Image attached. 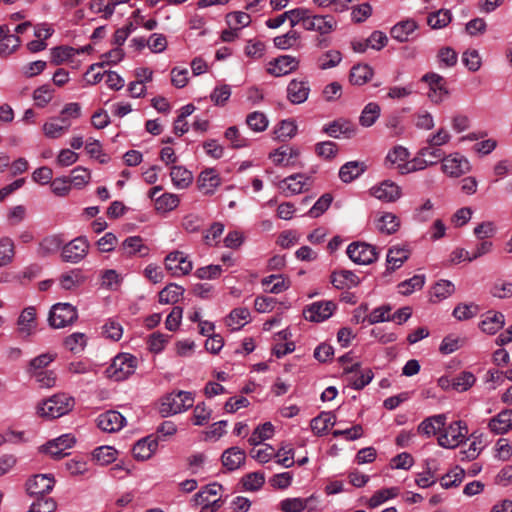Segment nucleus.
Listing matches in <instances>:
<instances>
[{
    "label": "nucleus",
    "instance_id": "1",
    "mask_svg": "<svg viewBox=\"0 0 512 512\" xmlns=\"http://www.w3.org/2000/svg\"><path fill=\"white\" fill-rule=\"evenodd\" d=\"M75 405V399L66 393H57L42 402L38 407V413L49 419L59 418L68 414Z\"/></svg>",
    "mask_w": 512,
    "mask_h": 512
},
{
    "label": "nucleus",
    "instance_id": "2",
    "mask_svg": "<svg viewBox=\"0 0 512 512\" xmlns=\"http://www.w3.org/2000/svg\"><path fill=\"white\" fill-rule=\"evenodd\" d=\"M137 364L136 356L130 353H120L113 358L111 364L106 368L105 375L116 382L124 381L135 373Z\"/></svg>",
    "mask_w": 512,
    "mask_h": 512
},
{
    "label": "nucleus",
    "instance_id": "3",
    "mask_svg": "<svg viewBox=\"0 0 512 512\" xmlns=\"http://www.w3.org/2000/svg\"><path fill=\"white\" fill-rule=\"evenodd\" d=\"M194 396L188 391L172 392L164 396L159 406V413L163 417L178 414L191 408Z\"/></svg>",
    "mask_w": 512,
    "mask_h": 512
},
{
    "label": "nucleus",
    "instance_id": "4",
    "mask_svg": "<svg viewBox=\"0 0 512 512\" xmlns=\"http://www.w3.org/2000/svg\"><path fill=\"white\" fill-rule=\"evenodd\" d=\"M442 432L438 436V444L447 449L457 448L462 444L468 435V427L466 422L462 420L454 421L447 427L442 428Z\"/></svg>",
    "mask_w": 512,
    "mask_h": 512
},
{
    "label": "nucleus",
    "instance_id": "5",
    "mask_svg": "<svg viewBox=\"0 0 512 512\" xmlns=\"http://www.w3.org/2000/svg\"><path fill=\"white\" fill-rule=\"evenodd\" d=\"M78 318L76 307L70 303H56L49 312L48 322L52 328H64L74 323Z\"/></svg>",
    "mask_w": 512,
    "mask_h": 512
},
{
    "label": "nucleus",
    "instance_id": "6",
    "mask_svg": "<svg viewBox=\"0 0 512 512\" xmlns=\"http://www.w3.org/2000/svg\"><path fill=\"white\" fill-rule=\"evenodd\" d=\"M346 253L350 260L358 265L372 264L379 256L375 246L361 241H355L349 244Z\"/></svg>",
    "mask_w": 512,
    "mask_h": 512
},
{
    "label": "nucleus",
    "instance_id": "7",
    "mask_svg": "<svg viewBox=\"0 0 512 512\" xmlns=\"http://www.w3.org/2000/svg\"><path fill=\"white\" fill-rule=\"evenodd\" d=\"M89 247L88 239L85 236H78L63 245L61 259L63 262L77 264L87 256Z\"/></svg>",
    "mask_w": 512,
    "mask_h": 512
},
{
    "label": "nucleus",
    "instance_id": "8",
    "mask_svg": "<svg viewBox=\"0 0 512 512\" xmlns=\"http://www.w3.org/2000/svg\"><path fill=\"white\" fill-rule=\"evenodd\" d=\"M336 308L333 301H316L303 309V317L307 321L320 323L329 319Z\"/></svg>",
    "mask_w": 512,
    "mask_h": 512
},
{
    "label": "nucleus",
    "instance_id": "9",
    "mask_svg": "<svg viewBox=\"0 0 512 512\" xmlns=\"http://www.w3.org/2000/svg\"><path fill=\"white\" fill-rule=\"evenodd\" d=\"M429 86V98L434 103H440L449 94L446 80L443 76L435 72H428L421 78Z\"/></svg>",
    "mask_w": 512,
    "mask_h": 512
},
{
    "label": "nucleus",
    "instance_id": "10",
    "mask_svg": "<svg viewBox=\"0 0 512 512\" xmlns=\"http://www.w3.org/2000/svg\"><path fill=\"white\" fill-rule=\"evenodd\" d=\"M165 268L172 276H184L192 271L193 264L188 256L181 251H173L165 257Z\"/></svg>",
    "mask_w": 512,
    "mask_h": 512
},
{
    "label": "nucleus",
    "instance_id": "11",
    "mask_svg": "<svg viewBox=\"0 0 512 512\" xmlns=\"http://www.w3.org/2000/svg\"><path fill=\"white\" fill-rule=\"evenodd\" d=\"M322 132L336 139L341 137L352 138L357 133V127L347 118H338L325 124Z\"/></svg>",
    "mask_w": 512,
    "mask_h": 512
},
{
    "label": "nucleus",
    "instance_id": "12",
    "mask_svg": "<svg viewBox=\"0 0 512 512\" xmlns=\"http://www.w3.org/2000/svg\"><path fill=\"white\" fill-rule=\"evenodd\" d=\"M410 157L409 150L401 145L394 146L385 157V166L395 169L401 175L407 174V166Z\"/></svg>",
    "mask_w": 512,
    "mask_h": 512
},
{
    "label": "nucleus",
    "instance_id": "13",
    "mask_svg": "<svg viewBox=\"0 0 512 512\" xmlns=\"http://www.w3.org/2000/svg\"><path fill=\"white\" fill-rule=\"evenodd\" d=\"M337 28V21L332 15H312L304 24V29L307 31H316L321 36L327 35L335 31Z\"/></svg>",
    "mask_w": 512,
    "mask_h": 512
},
{
    "label": "nucleus",
    "instance_id": "14",
    "mask_svg": "<svg viewBox=\"0 0 512 512\" xmlns=\"http://www.w3.org/2000/svg\"><path fill=\"white\" fill-rule=\"evenodd\" d=\"M55 484L51 475L37 474L29 478L26 482V491L30 496L41 497L49 493Z\"/></svg>",
    "mask_w": 512,
    "mask_h": 512
},
{
    "label": "nucleus",
    "instance_id": "15",
    "mask_svg": "<svg viewBox=\"0 0 512 512\" xmlns=\"http://www.w3.org/2000/svg\"><path fill=\"white\" fill-rule=\"evenodd\" d=\"M470 170V164L467 158L459 153L444 156L442 161V171L451 176L459 177Z\"/></svg>",
    "mask_w": 512,
    "mask_h": 512
},
{
    "label": "nucleus",
    "instance_id": "16",
    "mask_svg": "<svg viewBox=\"0 0 512 512\" xmlns=\"http://www.w3.org/2000/svg\"><path fill=\"white\" fill-rule=\"evenodd\" d=\"M300 61L291 55H281L269 62L268 73L281 77L298 69Z\"/></svg>",
    "mask_w": 512,
    "mask_h": 512
},
{
    "label": "nucleus",
    "instance_id": "17",
    "mask_svg": "<svg viewBox=\"0 0 512 512\" xmlns=\"http://www.w3.org/2000/svg\"><path fill=\"white\" fill-rule=\"evenodd\" d=\"M97 427L108 433H114L122 429L126 423L125 417L118 411L109 410L98 415Z\"/></svg>",
    "mask_w": 512,
    "mask_h": 512
},
{
    "label": "nucleus",
    "instance_id": "18",
    "mask_svg": "<svg viewBox=\"0 0 512 512\" xmlns=\"http://www.w3.org/2000/svg\"><path fill=\"white\" fill-rule=\"evenodd\" d=\"M197 188L203 195H213L221 185L222 180L214 168H206L200 172L197 178Z\"/></svg>",
    "mask_w": 512,
    "mask_h": 512
},
{
    "label": "nucleus",
    "instance_id": "19",
    "mask_svg": "<svg viewBox=\"0 0 512 512\" xmlns=\"http://www.w3.org/2000/svg\"><path fill=\"white\" fill-rule=\"evenodd\" d=\"M311 176L303 173L290 175L279 183V188L283 190L286 196L300 194L305 187L311 184Z\"/></svg>",
    "mask_w": 512,
    "mask_h": 512
},
{
    "label": "nucleus",
    "instance_id": "20",
    "mask_svg": "<svg viewBox=\"0 0 512 512\" xmlns=\"http://www.w3.org/2000/svg\"><path fill=\"white\" fill-rule=\"evenodd\" d=\"M18 333L21 338L27 339L37 330L36 309L33 306L26 307L20 314L18 320Z\"/></svg>",
    "mask_w": 512,
    "mask_h": 512
},
{
    "label": "nucleus",
    "instance_id": "21",
    "mask_svg": "<svg viewBox=\"0 0 512 512\" xmlns=\"http://www.w3.org/2000/svg\"><path fill=\"white\" fill-rule=\"evenodd\" d=\"M287 99L292 104L304 103L310 93V84L308 80L292 79L287 85Z\"/></svg>",
    "mask_w": 512,
    "mask_h": 512
},
{
    "label": "nucleus",
    "instance_id": "22",
    "mask_svg": "<svg viewBox=\"0 0 512 512\" xmlns=\"http://www.w3.org/2000/svg\"><path fill=\"white\" fill-rule=\"evenodd\" d=\"M75 444V438L71 434H64L58 438L49 441L44 446V452L54 459H61L67 455L66 449L71 448Z\"/></svg>",
    "mask_w": 512,
    "mask_h": 512
},
{
    "label": "nucleus",
    "instance_id": "23",
    "mask_svg": "<svg viewBox=\"0 0 512 512\" xmlns=\"http://www.w3.org/2000/svg\"><path fill=\"white\" fill-rule=\"evenodd\" d=\"M488 428L496 435H503L512 430V409H504L492 417Z\"/></svg>",
    "mask_w": 512,
    "mask_h": 512
},
{
    "label": "nucleus",
    "instance_id": "24",
    "mask_svg": "<svg viewBox=\"0 0 512 512\" xmlns=\"http://www.w3.org/2000/svg\"><path fill=\"white\" fill-rule=\"evenodd\" d=\"M371 190L373 196L384 202H394L401 196L400 187L390 180L381 182L378 186L373 187Z\"/></svg>",
    "mask_w": 512,
    "mask_h": 512
},
{
    "label": "nucleus",
    "instance_id": "25",
    "mask_svg": "<svg viewBox=\"0 0 512 512\" xmlns=\"http://www.w3.org/2000/svg\"><path fill=\"white\" fill-rule=\"evenodd\" d=\"M330 281L336 289L343 290L358 286L360 278L351 270L341 269L332 272Z\"/></svg>",
    "mask_w": 512,
    "mask_h": 512
},
{
    "label": "nucleus",
    "instance_id": "26",
    "mask_svg": "<svg viewBox=\"0 0 512 512\" xmlns=\"http://www.w3.org/2000/svg\"><path fill=\"white\" fill-rule=\"evenodd\" d=\"M158 447V441L154 435H149L138 440L132 449L133 455L137 460H147L151 458Z\"/></svg>",
    "mask_w": 512,
    "mask_h": 512
},
{
    "label": "nucleus",
    "instance_id": "27",
    "mask_svg": "<svg viewBox=\"0 0 512 512\" xmlns=\"http://www.w3.org/2000/svg\"><path fill=\"white\" fill-rule=\"evenodd\" d=\"M446 424V416L444 414L433 415L425 418L417 427L420 435L431 437L441 432Z\"/></svg>",
    "mask_w": 512,
    "mask_h": 512
},
{
    "label": "nucleus",
    "instance_id": "28",
    "mask_svg": "<svg viewBox=\"0 0 512 512\" xmlns=\"http://www.w3.org/2000/svg\"><path fill=\"white\" fill-rule=\"evenodd\" d=\"M246 453L239 447H230L222 453L221 461L228 471H234L244 464Z\"/></svg>",
    "mask_w": 512,
    "mask_h": 512
},
{
    "label": "nucleus",
    "instance_id": "29",
    "mask_svg": "<svg viewBox=\"0 0 512 512\" xmlns=\"http://www.w3.org/2000/svg\"><path fill=\"white\" fill-rule=\"evenodd\" d=\"M122 253L128 257L138 254L140 257H145L149 254V248L143 243L140 236H130L126 238L120 247Z\"/></svg>",
    "mask_w": 512,
    "mask_h": 512
},
{
    "label": "nucleus",
    "instance_id": "30",
    "mask_svg": "<svg viewBox=\"0 0 512 512\" xmlns=\"http://www.w3.org/2000/svg\"><path fill=\"white\" fill-rule=\"evenodd\" d=\"M505 317L501 312L488 311L480 323V329L489 335L496 334L503 328Z\"/></svg>",
    "mask_w": 512,
    "mask_h": 512
},
{
    "label": "nucleus",
    "instance_id": "31",
    "mask_svg": "<svg viewBox=\"0 0 512 512\" xmlns=\"http://www.w3.org/2000/svg\"><path fill=\"white\" fill-rule=\"evenodd\" d=\"M410 250L405 247L392 246L387 253V271L392 272L400 268L408 260Z\"/></svg>",
    "mask_w": 512,
    "mask_h": 512
},
{
    "label": "nucleus",
    "instance_id": "32",
    "mask_svg": "<svg viewBox=\"0 0 512 512\" xmlns=\"http://www.w3.org/2000/svg\"><path fill=\"white\" fill-rule=\"evenodd\" d=\"M418 28L413 19H407L395 24L390 31L391 37L399 42H406L409 36Z\"/></svg>",
    "mask_w": 512,
    "mask_h": 512
},
{
    "label": "nucleus",
    "instance_id": "33",
    "mask_svg": "<svg viewBox=\"0 0 512 512\" xmlns=\"http://www.w3.org/2000/svg\"><path fill=\"white\" fill-rule=\"evenodd\" d=\"M374 75L373 69L367 64L354 65L350 70L349 81L353 85L362 86Z\"/></svg>",
    "mask_w": 512,
    "mask_h": 512
},
{
    "label": "nucleus",
    "instance_id": "34",
    "mask_svg": "<svg viewBox=\"0 0 512 512\" xmlns=\"http://www.w3.org/2000/svg\"><path fill=\"white\" fill-rule=\"evenodd\" d=\"M250 318V311L246 307L233 309L226 318V325L232 330L241 329Z\"/></svg>",
    "mask_w": 512,
    "mask_h": 512
},
{
    "label": "nucleus",
    "instance_id": "35",
    "mask_svg": "<svg viewBox=\"0 0 512 512\" xmlns=\"http://www.w3.org/2000/svg\"><path fill=\"white\" fill-rule=\"evenodd\" d=\"M381 114V108L376 102H369L361 111L359 117V124L362 127L368 128L375 124Z\"/></svg>",
    "mask_w": 512,
    "mask_h": 512
},
{
    "label": "nucleus",
    "instance_id": "36",
    "mask_svg": "<svg viewBox=\"0 0 512 512\" xmlns=\"http://www.w3.org/2000/svg\"><path fill=\"white\" fill-rule=\"evenodd\" d=\"M171 180L179 189H185L192 184L193 174L183 166H173L170 171Z\"/></svg>",
    "mask_w": 512,
    "mask_h": 512
},
{
    "label": "nucleus",
    "instance_id": "37",
    "mask_svg": "<svg viewBox=\"0 0 512 512\" xmlns=\"http://www.w3.org/2000/svg\"><path fill=\"white\" fill-rule=\"evenodd\" d=\"M184 288L175 283H170L159 292L160 304H175L184 294Z\"/></svg>",
    "mask_w": 512,
    "mask_h": 512
},
{
    "label": "nucleus",
    "instance_id": "38",
    "mask_svg": "<svg viewBox=\"0 0 512 512\" xmlns=\"http://www.w3.org/2000/svg\"><path fill=\"white\" fill-rule=\"evenodd\" d=\"M299 156V150L295 147L281 146L270 154L276 165L289 166L290 160Z\"/></svg>",
    "mask_w": 512,
    "mask_h": 512
},
{
    "label": "nucleus",
    "instance_id": "39",
    "mask_svg": "<svg viewBox=\"0 0 512 512\" xmlns=\"http://www.w3.org/2000/svg\"><path fill=\"white\" fill-rule=\"evenodd\" d=\"M56 118L43 125V132L50 139H57L64 135L70 128L71 122H67L65 118L62 123H58Z\"/></svg>",
    "mask_w": 512,
    "mask_h": 512
},
{
    "label": "nucleus",
    "instance_id": "40",
    "mask_svg": "<svg viewBox=\"0 0 512 512\" xmlns=\"http://www.w3.org/2000/svg\"><path fill=\"white\" fill-rule=\"evenodd\" d=\"M363 172V163L350 161L341 166L339 170V178L345 183H350L358 178Z\"/></svg>",
    "mask_w": 512,
    "mask_h": 512
},
{
    "label": "nucleus",
    "instance_id": "41",
    "mask_svg": "<svg viewBox=\"0 0 512 512\" xmlns=\"http://www.w3.org/2000/svg\"><path fill=\"white\" fill-rule=\"evenodd\" d=\"M297 133V125L292 119H285L278 123L273 134L274 138L280 141H286L293 138Z\"/></svg>",
    "mask_w": 512,
    "mask_h": 512
},
{
    "label": "nucleus",
    "instance_id": "42",
    "mask_svg": "<svg viewBox=\"0 0 512 512\" xmlns=\"http://www.w3.org/2000/svg\"><path fill=\"white\" fill-rule=\"evenodd\" d=\"M63 247V240L59 235H50L41 240L38 247L39 255L45 257L55 253Z\"/></svg>",
    "mask_w": 512,
    "mask_h": 512
},
{
    "label": "nucleus",
    "instance_id": "43",
    "mask_svg": "<svg viewBox=\"0 0 512 512\" xmlns=\"http://www.w3.org/2000/svg\"><path fill=\"white\" fill-rule=\"evenodd\" d=\"M465 477V470L456 466L440 478V485L444 489L458 487Z\"/></svg>",
    "mask_w": 512,
    "mask_h": 512
},
{
    "label": "nucleus",
    "instance_id": "44",
    "mask_svg": "<svg viewBox=\"0 0 512 512\" xmlns=\"http://www.w3.org/2000/svg\"><path fill=\"white\" fill-rule=\"evenodd\" d=\"M452 20V14L447 9H440L432 12L427 17V24L432 29H441L449 25Z\"/></svg>",
    "mask_w": 512,
    "mask_h": 512
},
{
    "label": "nucleus",
    "instance_id": "45",
    "mask_svg": "<svg viewBox=\"0 0 512 512\" xmlns=\"http://www.w3.org/2000/svg\"><path fill=\"white\" fill-rule=\"evenodd\" d=\"M274 427L270 422H265L259 425L248 439V442L252 446L259 445L264 440L270 439L273 436Z\"/></svg>",
    "mask_w": 512,
    "mask_h": 512
},
{
    "label": "nucleus",
    "instance_id": "46",
    "mask_svg": "<svg viewBox=\"0 0 512 512\" xmlns=\"http://www.w3.org/2000/svg\"><path fill=\"white\" fill-rule=\"evenodd\" d=\"M56 358L55 354L51 353H43L32 360H30L28 367H27V373L31 376L34 375L35 372H42L45 371L44 369L52 363Z\"/></svg>",
    "mask_w": 512,
    "mask_h": 512
},
{
    "label": "nucleus",
    "instance_id": "47",
    "mask_svg": "<svg viewBox=\"0 0 512 512\" xmlns=\"http://www.w3.org/2000/svg\"><path fill=\"white\" fill-rule=\"evenodd\" d=\"M76 54H79L78 49L70 46H58L51 50V62L55 65H60L69 61Z\"/></svg>",
    "mask_w": 512,
    "mask_h": 512
},
{
    "label": "nucleus",
    "instance_id": "48",
    "mask_svg": "<svg viewBox=\"0 0 512 512\" xmlns=\"http://www.w3.org/2000/svg\"><path fill=\"white\" fill-rule=\"evenodd\" d=\"M313 496L308 498H286L280 502V509L283 512H302L306 509Z\"/></svg>",
    "mask_w": 512,
    "mask_h": 512
},
{
    "label": "nucleus",
    "instance_id": "49",
    "mask_svg": "<svg viewBox=\"0 0 512 512\" xmlns=\"http://www.w3.org/2000/svg\"><path fill=\"white\" fill-rule=\"evenodd\" d=\"M400 226V220L392 213H385L378 220L377 228L381 233L387 235L395 233Z\"/></svg>",
    "mask_w": 512,
    "mask_h": 512
},
{
    "label": "nucleus",
    "instance_id": "50",
    "mask_svg": "<svg viewBox=\"0 0 512 512\" xmlns=\"http://www.w3.org/2000/svg\"><path fill=\"white\" fill-rule=\"evenodd\" d=\"M476 382V377L472 372L463 371L452 379L451 386L458 392L469 390Z\"/></svg>",
    "mask_w": 512,
    "mask_h": 512
},
{
    "label": "nucleus",
    "instance_id": "51",
    "mask_svg": "<svg viewBox=\"0 0 512 512\" xmlns=\"http://www.w3.org/2000/svg\"><path fill=\"white\" fill-rule=\"evenodd\" d=\"M299 39L300 33L295 29H291L283 35L276 36L273 39V43L276 48L281 50H287L294 47L299 41Z\"/></svg>",
    "mask_w": 512,
    "mask_h": 512
},
{
    "label": "nucleus",
    "instance_id": "52",
    "mask_svg": "<svg viewBox=\"0 0 512 512\" xmlns=\"http://www.w3.org/2000/svg\"><path fill=\"white\" fill-rule=\"evenodd\" d=\"M87 344V338L84 333L75 332L67 336L64 340V346L70 352L77 354L84 350Z\"/></svg>",
    "mask_w": 512,
    "mask_h": 512
},
{
    "label": "nucleus",
    "instance_id": "53",
    "mask_svg": "<svg viewBox=\"0 0 512 512\" xmlns=\"http://www.w3.org/2000/svg\"><path fill=\"white\" fill-rule=\"evenodd\" d=\"M224 136L231 143L233 149H241L250 146V140L242 136L236 126L228 127Z\"/></svg>",
    "mask_w": 512,
    "mask_h": 512
},
{
    "label": "nucleus",
    "instance_id": "54",
    "mask_svg": "<svg viewBox=\"0 0 512 512\" xmlns=\"http://www.w3.org/2000/svg\"><path fill=\"white\" fill-rule=\"evenodd\" d=\"M425 284L424 275H414L412 278L402 281L398 284L399 292L405 296L412 294L416 290L422 289Z\"/></svg>",
    "mask_w": 512,
    "mask_h": 512
},
{
    "label": "nucleus",
    "instance_id": "55",
    "mask_svg": "<svg viewBox=\"0 0 512 512\" xmlns=\"http://www.w3.org/2000/svg\"><path fill=\"white\" fill-rule=\"evenodd\" d=\"M398 488L391 487L376 491L368 500V506L370 508H376L385 501L395 498L398 495Z\"/></svg>",
    "mask_w": 512,
    "mask_h": 512
},
{
    "label": "nucleus",
    "instance_id": "56",
    "mask_svg": "<svg viewBox=\"0 0 512 512\" xmlns=\"http://www.w3.org/2000/svg\"><path fill=\"white\" fill-rule=\"evenodd\" d=\"M246 124L254 132H263L267 129L269 121L264 113L254 111L247 115Z\"/></svg>",
    "mask_w": 512,
    "mask_h": 512
},
{
    "label": "nucleus",
    "instance_id": "57",
    "mask_svg": "<svg viewBox=\"0 0 512 512\" xmlns=\"http://www.w3.org/2000/svg\"><path fill=\"white\" fill-rule=\"evenodd\" d=\"M117 456V450L111 446H101L93 451V459L99 465H108L115 461Z\"/></svg>",
    "mask_w": 512,
    "mask_h": 512
},
{
    "label": "nucleus",
    "instance_id": "58",
    "mask_svg": "<svg viewBox=\"0 0 512 512\" xmlns=\"http://www.w3.org/2000/svg\"><path fill=\"white\" fill-rule=\"evenodd\" d=\"M243 488L247 491H257L265 483V475L262 472H251L244 475L241 479Z\"/></svg>",
    "mask_w": 512,
    "mask_h": 512
},
{
    "label": "nucleus",
    "instance_id": "59",
    "mask_svg": "<svg viewBox=\"0 0 512 512\" xmlns=\"http://www.w3.org/2000/svg\"><path fill=\"white\" fill-rule=\"evenodd\" d=\"M14 242L9 237L0 239V267L10 264L14 258Z\"/></svg>",
    "mask_w": 512,
    "mask_h": 512
},
{
    "label": "nucleus",
    "instance_id": "60",
    "mask_svg": "<svg viewBox=\"0 0 512 512\" xmlns=\"http://www.w3.org/2000/svg\"><path fill=\"white\" fill-rule=\"evenodd\" d=\"M226 23L229 27H234L237 30H241L247 27L251 23V17L249 14L242 11L230 12L225 16Z\"/></svg>",
    "mask_w": 512,
    "mask_h": 512
},
{
    "label": "nucleus",
    "instance_id": "61",
    "mask_svg": "<svg viewBox=\"0 0 512 512\" xmlns=\"http://www.w3.org/2000/svg\"><path fill=\"white\" fill-rule=\"evenodd\" d=\"M179 198L175 194L164 193L155 198V208L160 212L172 211L179 205Z\"/></svg>",
    "mask_w": 512,
    "mask_h": 512
},
{
    "label": "nucleus",
    "instance_id": "62",
    "mask_svg": "<svg viewBox=\"0 0 512 512\" xmlns=\"http://www.w3.org/2000/svg\"><path fill=\"white\" fill-rule=\"evenodd\" d=\"M69 180L71 185L77 189H81L90 182L91 173L87 168L77 166L71 171Z\"/></svg>",
    "mask_w": 512,
    "mask_h": 512
},
{
    "label": "nucleus",
    "instance_id": "63",
    "mask_svg": "<svg viewBox=\"0 0 512 512\" xmlns=\"http://www.w3.org/2000/svg\"><path fill=\"white\" fill-rule=\"evenodd\" d=\"M83 281L84 277L78 269L65 273L60 277V285L65 290H72L79 286Z\"/></svg>",
    "mask_w": 512,
    "mask_h": 512
},
{
    "label": "nucleus",
    "instance_id": "64",
    "mask_svg": "<svg viewBox=\"0 0 512 512\" xmlns=\"http://www.w3.org/2000/svg\"><path fill=\"white\" fill-rule=\"evenodd\" d=\"M56 508L57 504L53 498L41 496L31 504L28 512H54Z\"/></svg>",
    "mask_w": 512,
    "mask_h": 512
}]
</instances>
